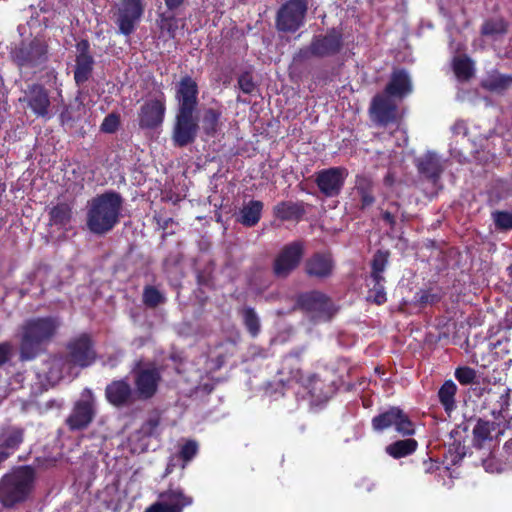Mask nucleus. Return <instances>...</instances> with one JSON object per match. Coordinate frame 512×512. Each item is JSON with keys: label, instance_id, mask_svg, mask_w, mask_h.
<instances>
[{"label": "nucleus", "instance_id": "20e7f679", "mask_svg": "<svg viewBox=\"0 0 512 512\" xmlns=\"http://www.w3.org/2000/svg\"><path fill=\"white\" fill-rule=\"evenodd\" d=\"M122 198L116 192H106L88 203L87 227L94 234H105L119 222Z\"/></svg>", "mask_w": 512, "mask_h": 512}, {"label": "nucleus", "instance_id": "b1692460", "mask_svg": "<svg viewBox=\"0 0 512 512\" xmlns=\"http://www.w3.org/2000/svg\"><path fill=\"white\" fill-rule=\"evenodd\" d=\"M417 167L420 173L424 174L428 178H431L434 182L439 179L444 169V165L441 159L432 152H428L422 157L418 158Z\"/></svg>", "mask_w": 512, "mask_h": 512}, {"label": "nucleus", "instance_id": "4c0bfd02", "mask_svg": "<svg viewBox=\"0 0 512 512\" xmlns=\"http://www.w3.org/2000/svg\"><path fill=\"white\" fill-rule=\"evenodd\" d=\"M65 360L62 357H52L47 362V379L51 383H57L63 377Z\"/></svg>", "mask_w": 512, "mask_h": 512}, {"label": "nucleus", "instance_id": "423d86ee", "mask_svg": "<svg viewBox=\"0 0 512 512\" xmlns=\"http://www.w3.org/2000/svg\"><path fill=\"white\" fill-rule=\"evenodd\" d=\"M372 427L376 432H382L394 428L403 436H411L415 433L413 422L399 407H390L372 418Z\"/></svg>", "mask_w": 512, "mask_h": 512}, {"label": "nucleus", "instance_id": "58836bf2", "mask_svg": "<svg viewBox=\"0 0 512 512\" xmlns=\"http://www.w3.org/2000/svg\"><path fill=\"white\" fill-rule=\"evenodd\" d=\"M388 262V253L378 251L372 261V272L371 279H377V281L383 277V272Z\"/></svg>", "mask_w": 512, "mask_h": 512}, {"label": "nucleus", "instance_id": "5701e85b", "mask_svg": "<svg viewBox=\"0 0 512 512\" xmlns=\"http://www.w3.org/2000/svg\"><path fill=\"white\" fill-rule=\"evenodd\" d=\"M106 398L115 406L128 404L132 398L131 387L126 381H114L106 388Z\"/></svg>", "mask_w": 512, "mask_h": 512}, {"label": "nucleus", "instance_id": "c756f323", "mask_svg": "<svg viewBox=\"0 0 512 512\" xmlns=\"http://www.w3.org/2000/svg\"><path fill=\"white\" fill-rule=\"evenodd\" d=\"M512 85V75H503L498 72L490 73L483 81L482 86L490 91L501 92Z\"/></svg>", "mask_w": 512, "mask_h": 512}, {"label": "nucleus", "instance_id": "a878e982", "mask_svg": "<svg viewBox=\"0 0 512 512\" xmlns=\"http://www.w3.org/2000/svg\"><path fill=\"white\" fill-rule=\"evenodd\" d=\"M262 210L263 203L252 200L242 207L237 220L244 226L253 227L259 222Z\"/></svg>", "mask_w": 512, "mask_h": 512}, {"label": "nucleus", "instance_id": "f8f14e48", "mask_svg": "<svg viewBox=\"0 0 512 512\" xmlns=\"http://www.w3.org/2000/svg\"><path fill=\"white\" fill-rule=\"evenodd\" d=\"M303 256V245L292 242L284 246L276 256L273 271L277 277L285 278L299 265Z\"/></svg>", "mask_w": 512, "mask_h": 512}, {"label": "nucleus", "instance_id": "4468645a", "mask_svg": "<svg viewBox=\"0 0 512 512\" xmlns=\"http://www.w3.org/2000/svg\"><path fill=\"white\" fill-rule=\"evenodd\" d=\"M347 176L348 172L345 168L332 167L319 171L316 183L325 196L335 197L340 194Z\"/></svg>", "mask_w": 512, "mask_h": 512}, {"label": "nucleus", "instance_id": "052dcab7", "mask_svg": "<svg viewBox=\"0 0 512 512\" xmlns=\"http://www.w3.org/2000/svg\"><path fill=\"white\" fill-rule=\"evenodd\" d=\"M7 459V453L6 452H0V463L5 461Z\"/></svg>", "mask_w": 512, "mask_h": 512}, {"label": "nucleus", "instance_id": "412c9836", "mask_svg": "<svg viewBox=\"0 0 512 512\" xmlns=\"http://www.w3.org/2000/svg\"><path fill=\"white\" fill-rule=\"evenodd\" d=\"M167 512H182L193 503L190 496L185 495L180 488H170L159 495L157 501Z\"/></svg>", "mask_w": 512, "mask_h": 512}, {"label": "nucleus", "instance_id": "79ce46f5", "mask_svg": "<svg viewBox=\"0 0 512 512\" xmlns=\"http://www.w3.org/2000/svg\"><path fill=\"white\" fill-rule=\"evenodd\" d=\"M143 301L147 306L156 307L164 302V296L155 287L147 286L143 292Z\"/></svg>", "mask_w": 512, "mask_h": 512}, {"label": "nucleus", "instance_id": "72a5a7b5", "mask_svg": "<svg viewBox=\"0 0 512 512\" xmlns=\"http://www.w3.org/2000/svg\"><path fill=\"white\" fill-rule=\"evenodd\" d=\"M452 66L455 76L460 81H467L474 74V64L468 57H454Z\"/></svg>", "mask_w": 512, "mask_h": 512}, {"label": "nucleus", "instance_id": "4d7b16f0", "mask_svg": "<svg viewBox=\"0 0 512 512\" xmlns=\"http://www.w3.org/2000/svg\"><path fill=\"white\" fill-rule=\"evenodd\" d=\"M383 219L391 226L394 224V216L390 212H384Z\"/></svg>", "mask_w": 512, "mask_h": 512}, {"label": "nucleus", "instance_id": "49530a36", "mask_svg": "<svg viewBox=\"0 0 512 512\" xmlns=\"http://www.w3.org/2000/svg\"><path fill=\"white\" fill-rule=\"evenodd\" d=\"M197 451V443L194 441H188L182 446L180 455L185 461H190L196 455Z\"/></svg>", "mask_w": 512, "mask_h": 512}, {"label": "nucleus", "instance_id": "f704fd0d", "mask_svg": "<svg viewBox=\"0 0 512 512\" xmlns=\"http://www.w3.org/2000/svg\"><path fill=\"white\" fill-rule=\"evenodd\" d=\"M356 190L361 197L362 207H368L375 201L373 196V183L371 179L365 176H358L355 184Z\"/></svg>", "mask_w": 512, "mask_h": 512}, {"label": "nucleus", "instance_id": "2f4dec72", "mask_svg": "<svg viewBox=\"0 0 512 512\" xmlns=\"http://www.w3.org/2000/svg\"><path fill=\"white\" fill-rule=\"evenodd\" d=\"M417 448V441L414 439H404L396 441L386 447V452L393 458H402L412 454Z\"/></svg>", "mask_w": 512, "mask_h": 512}, {"label": "nucleus", "instance_id": "3c124183", "mask_svg": "<svg viewBox=\"0 0 512 512\" xmlns=\"http://www.w3.org/2000/svg\"><path fill=\"white\" fill-rule=\"evenodd\" d=\"M12 352V346L9 343L0 344V366L6 363Z\"/></svg>", "mask_w": 512, "mask_h": 512}, {"label": "nucleus", "instance_id": "9d476101", "mask_svg": "<svg viewBox=\"0 0 512 512\" xmlns=\"http://www.w3.org/2000/svg\"><path fill=\"white\" fill-rule=\"evenodd\" d=\"M298 305L311 314L315 321H326L334 314L331 301L320 292H308L298 298Z\"/></svg>", "mask_w": 512, "mask_h": 512}, {"label": "nucleus", "instance_id": "f03ea898", "mask_svg": "<svg viewBox=\"0 0 512 512\" xmlns=\"http://www.w3.org/2000/svg\"><path fill=\"white\" fill-rule=\"evenodd\" d=\"M412 92L409 74L403 70L393 71L385 93L374 97L370 112L371 118L379 125H388L398 120V109L393 98L402 99Z\"/></svg>", "mask_w": 512, "mask_h": 512}, {"label": "nucleus", "instance_id": "864d4df0", "mask_svg": "<svg viewBox=\"0 0 512 512\" xmlns=\"http://www.w3.org/2000/svg\"><path fill=\"white\" fill-rule=\"evenodd\" d=\"M504 457L506 467L512 468V440L507 441L504 445Z\"/></svg>", "mask_w": 512, "mask_h": 512}, {"label": "nucleus", "instance_id": "5fc2aeb1", "mask_svg": "<svg viewBox=\"0 0 512 512\" xmlns=\"http://www.w3.org/2000/svg\"><path fill=\"white\" fill-rule=\"evenodd\" d=\"M89 42L87 40H81L77 43L76 49L78 54L77 55H85V56H92L89 52Z\"/></svg>", "mask_w": 512, "mask_h": 512}, {"label": "nucleus", "instance_id": "4be33fe9", "mask_svg": "<svg viewBox=\"0 0 512 512\" xmlns=\"http://www.w3.org/2000/svg\"><path fill=\"white\" fill-rule=\"evenodd\" d=\"M24 430L11 426L3 429L0 433V452H6L7 458L12 455L22 444Z\"/></svg>", "mask_w": 512, "mask_h": 512}, {"label": "nucleus", "instance_id": "0eeeda50", "mask_svg": "<svg viewBox=\"0 0 512 512\" xmlns=\"http://www.w3.org/2000/svg\"><path fill=\"white\" fill-rule=\"evenodd\" d=\"M308 0H288L277 13L276 25L280 31L295 32L304 23Z\"/></svg>", "mask_w": 512, "mask_h": 512}, {"label": "nucleus", "instance_id": "7ed1b4c3", "mask_svg": "<svg viewBox=\"0 0 512 512\" xmlns=\"http://www.w3.org/2000/svg\"><path fill=\"white\" fill-rule=\"evenodd\" d=\"M60 321L56 317H35L26 320L20 328V358L32 360L56 335Z\"/></svg>", "mask_w": 512, "mask_h": 512}, {"label": "nucleus", "instance_id": "a18cd8bd", "mask_svg": "<svg viewBox=\"0 0 512 512\" xmlns=\"http://www.w3.org/2000/svg\"><path fill=\"white\" fill-rule=\"evenodd\" d=\"M119 125V118L115 114H109L106 116L101 124V130L106 133H113L116 131Z\"/></svg>", "mask_w": 512, "mask_h": 512}, {"label": "nucleus", "instance_id": "a19ab883", "mask_svg": "<svg viewBox=\"0 0 512 512\" xmlns=\"http://www.w3.org/2000/svg\"><path fill=\"white\" fill-rule=\"evenodd\" d=\"M246 328L252 336H256L260 330L259 318L252 308H245L242 311Z\"/></svg>", "mask_w": 512, "mask_h": 512}, {"label": "nucleus", "instance_id": "7c9ffc66", "mask_svg": "<svg viewBox=\"0 0 512 512\" xmlns=\"http://www.w3.org/2000/svg\"><path fill=\"white\" fill-rule=\"evenodd\" d=\"M457 386L452 380H447L438 391L440 403L443 405L446 412L450 413L456 407L455 395Z\"/></svg>", "mask_w": 512, "mask_h": 512}, {"label": "nucleus", "instance_id": "f3484780", "mask_svg": "<svg viewBox=\"0 0 512 512\" xmlns=\"http://www.w3.org/2000/svg\"><path fill=\"white\" fill-rule=\"evenodd\" d=\"M161 375L156 368L139 369L134 378L135 393L139 399H149L153 397L157 391Z\"/></svg>", "mask_w": 512, "mask_h": 512}, {"label": "nucleus", "instance_id": "ddd939ff", "mask_svg": "<svg viewBox=\"0 0 512 512\" xmlns=\"http://www.w3.org/2000/svg\"><path fill=\"white\" fill-rule=\"evenodd\" d=\"M198 85L190 76L183 77L176 85L175 99L178 113H195L198 107Z\"/></svg>", "mask_w": 512, "mask_h": 512}, {"label": "nucleus", "instance_id": "c9c22d12", "mask_svg": "<svg viewBox=\"0 0 512 512\" xmlns=\"http://www.w3.org/2000/svg\"><path fill=\"white\" fill-rule=\"evenodd\" d=\"M482 34L497 39L507 31L506 22L502 18L487 20L482 26Z\"/></svg>", "mask_w": 512, "mask_h": 512}, {"label": "nucleus", "instance_id": "c85d7f7f", "mask_svg": "<svg viewBox=\"0 0 512 512\" xmlns=\"http://www.w3.org/2000/svg\"><path fill=\"white\" fill-rule=\"evenodd\" d=\"M222 112L213 108H208L204 111L201 127L204 133L208 136H214L221 127Z\"/></svg>", "mask_w": 512, "mask_h": 512}, {"label": "nucleus", "instance_id": "ea45409f", "mask_svg": "<svg viewBox=\"0 0 512 512\" xmlns=\"http://www.w3.org/2000/svg\"><path fill=\"white\" fill-rule=\"evenodd\" d=\"M50 216L55 224L65 225L71 218V208L68 204H58L51 209Z\"/></svg>", "mask_w": 512, "mask_h": 512}, {"label": "nucleus", "instance_id": "13d9d810", "mask_svg": "<svg viewBox=\"0 0 512 512\" xmlns=\"http://www.w3.org/2000/svg\"><path fill=\"white\" fill-rule=\"evenodd\" d=\"M300 374H301V372H300L299 369L293 370L291 372V379L295 380L297 382L300 381L301 380V375Z\"/></svg>", "mask_w": 512, "mask_h": 512}, {"label": "nucleus", "instance_id": "6e6552de", "mask_svg": "<svg viewBox=\"0 0 512 512\" xmlns=\"http://www.w3.org/2000/svg\"><path fill=\"white\" fill-rule=\"evenodd\" d=\"M144 9V0H119L115 12L119 32L126 36L133 33L143 16Z\"/></svg>", "mask_w": 512, "mask_h": 512}, {"label": "nucleus", "instance_id": "393cba45", "mask_svg": "<svg viewBox=\"0 0 512 512\" xmlns=\"http://www.w3.org/2000/svg\"><path fill=\"white\" fill-rule=\"evenodd\" d=\"M333 261L330 254H316L306 264V271L311 276L326 277L331 274Z\"/></svg>", "mask_w": 512, "mask_h": 512}, {"label": "nucleus", "instance_id": "dca6fc26", "mask_svg": "<svg viewBox=\"0 0 512 512\" xmlns=\"http://www.w3.org/2000/svg\"><path fill=\"white\" fill-rule=\"evenodd\" d=\"M69 361L80 367L91 365L96 357L91 340L88 335L83 334L68 344Z\"/></svg>", "mask_w": 512, "mask_h": 512}, {"label": "nucleus", "instance_id": "6ab92c4d", "mask_svg": "<svg viewBox=\"0 0 512 512\" xmlns=\"http://www.w3.org/2000/svg\"><path fill=\"white\" fill-rule=\"evenodd\" d=\"M47 49L40 40H33L28 45H21L16 48L12 55L19 66L40 64L46 55Z\"/></svg>", "mask_w": 512, "mask_h": 512}, {"label": "nucleus", "instance_id": "a211bd4d", "mask_svg": "<svg viewBox=\"0 0 512 512\" xmlns=\"http://www.w3.org/2000/svg\"><path fill=\"white\" fill-rule=\"evenodd\" d=\"M341 45V34L332 29L325 35L314 37L307 52L316 57H327L336 54Z\"/></svg>", "mask_w": 512, "mask_h": 512}, {"label": "nucleus", "instance_id": "603ef678", "mask_svg": "<svg viewBox=\"0 0 512 512\" xmlns=\"http://www.w3.org/2000/svg\"><path fill=\"white\" fill-rule=\"evenodd\" d=\"M239 86L244 93H251L254 90V84L247 75L239 78Z\"/></svg>", "mask_w": 512, "mask_h": 512}, {"label": "nucleus", "instance_id": "de8ad7c7", "mask_svg": "<svg viewBox=\"0 0 512 512\" xmlns=\"http://www.w3.org/2000/svg\"><path fill=\"white\" fill-rule=\"evenodd\" d=\"M483 466H484V469L490 473H494V472L500 473V472L508 469V467H506V463H504L503 465H500L498 463V461L495 460L494 458L483 459Z\"/></svg>", "mask_w": 512, "mask_h": 512}, {"label": "nucleus", "instance_id": "1a4fd4ad", "mask_svg": "<svg viewBox=\"0 0 512 512\" xmlns=\"http://www.w3.org/2000/svg\"><path fill=\"white\" fill-rule=\"evenodd\" d=\"M95 398L92 391L84 389L79 400L67 419V425L71 430H81L86 428L95 416Z\"/></svg>", "mask_w": 512, "mask_h": 512}, {"label": "nucleus", "instance_id": "2eb2a0df", "mask_svg": "<svg viewBox=\"0 0 512 512\" xmlns=\"http://www.w3.org/2000/svg\"><path fill=\"white\" fill-rule=\"evenodd\" d=\"M166 111L165 97L146 101L140 108L138 120L139 126L144 129H153L163 123Z\"/></svg>", "mask_w": 512, "mask_h": 512}, {"label": "nucleus", "instance_id": "8fccbe9b", "mask_svg": "<svg viewBox=\"0 0 512 512\" xmlns=\"http://www.w3.org/2000/svg\"><path fill=\"white\" fill-rule=\"evenodd\" d=\"M391 137L395 138L396 145L398 147L404 146L408 142L406 131L404 129L400 128L399 125L397 126V128L395 129V131L393 132Z\"/></svg>", "mask_w": 512, "mask_h": 512}, {"label": "nucleus", "instance_id": "37998d69", "mask_svg": "<svg viewBox=\"0 0 512 512\" xmlns=\"http://www.w3.org/2000/svg\"><path fill=\"white\" fill-rule=\"evenodd\" d=\"M455 378L462 385H469L474 382L476 378V371L470 367H459L455 371Z\"/></svg>", "mask_w": 512, "mask_h": 512}, {"label": "nucleus", "instance_id": "f257e3e1", "mask_svg": "<svg viewBox=\"0 0 512 512\" xmlns=\"http://www.w3.org/2000/svg\"><path fill=\"white\" fill-rule=\"evenodd\" d=\"M488 394L490 400L497 403L492 409L493 420L479 419L472 431V445L483 451V456L491 455L505 430L512 427V417L508 413L510 390L503 388L500 391H489Z\"/></svg>", "mask_w": 512, "mask_h": 512}, {"label": "nucleus", "instance_id": "473e14b6", "mask_svg": "<svg viewBox=\"0 0 512 512\" xmlns=\"http://www.w3.org/2000/svg\"><path fill=\"white\" fill-rule=\"evenodd\" d=\"M303 214V209L296 203L283 201L274 207L275 217L281 220H296Z\"/></svg>", "mask_w": 512, "mask_h": 512}, {"label": "nucleus", "instance_id": "bb28decb", "mask_svg": "<svg viewBox=\"0 0 512 512\" xmlns=\"http://www.w3.org/2000/svg\"><path fill=\"white\" fill-rule=\"evenodd\" d=\"M157 425L158 422L156 420H150L142 427L140 431L130 436L129 441L132 445L131 450L133 452L141 453L147 449V435L151 434Z\"/></svg>", "mask_w": 512, "mask_h": 512}, {"label": "nucleus", "instance_id": "c03bdc74", "mask_svg": "<svg viewBox=\"0 0 512 512\" xmlns=\"http://www.w3.org/2000/svg\"><path fill=\"white\" fill-rule=\"evenodd\" d=\"M493 220L497 227L501 229H512V213L509 212H495Z\"/></svg>", "mask_w": 512, "mask_h": 512}, {"label": "nucleus", "instance_id": "6e6d98bb", "mask_svg": "<svg viewBox=\"0 0 512 512\" xmlns=\"http://www.w3.org/2000/svg\"><path fill=\"white\" fill-rule=\"evenodd\" d=\"M184 0H165V4L168 9L173 10L178 8Z\"/></svg>", "mask_w": 512, "mask_h": 512}, {"label": "nucleus", "instance_id": "bf43d9fd", "mask_svg": "<svg viewBox=\"0 0 512 512\" xmlns=\"http://www.w3.org/2000/svg\"><path fill=\"white\" fill-rule=\"evenodd\" d=\"M460 129H464V124L462 122L456 123L454 126L455 131H458Z\"/></svg>", "mask_w": 512, "mask_h": 512}, {"label": "nucleus", "instance_id": "39448f33", "mask_svg": "<svg viewBox=\"0 0 512 512\" xmlns=\"http://www.w3.org/2000/svg\"><path fill=\"white\" fill-rule=\"evenodd\" d=\"M36 474L31 466H19L0 479V503L12 508L25 502L35 486Z\"/></svg>", "mask_w": 512, "mask_h": 512}, {"label": "nucleus", "instance_id": "09e8293b", "mask_svg": "<svg viewBox=\"0 0 512 512\" xmlns=\"http://www.w3.org/2000/svg\"><path fill=\"white\" fill-rule=\"evenodd\" d=\"M177 27V20L174 17L162 18L161 28L167 30L172 37L175 36Z\"/></svg>", "mask_w": 512, "mask_h": 512}, {"label": "nucleus", "instance_id": "aec40b11", "mask_svg": "<svg viewBox=\"0 0 512 512\" xmlns=\"http://www.w3.org/2000/svg\"><path fill=\"white\" fill-rule=\"evenodd\" d=\"M25 100L35 115L42 118L49 117L50 99L44 87L40 85L29 87Z\"/></svg>", "mask_w": 512, "mask_h": 512}, {"label": "nucleus", "instance_id": "cd10ccee", "mask_svg": "<svg viewBox=\"0 0 512 512\" xmlns=\"http://www.w3.org/2000/svg\"><path fill=\"white\" fill-rule=\"evenodd\" d=\"M94 59L92 56L77 55L74 70V79L78 85L85 83L93 71Z\"/></svg>", "mask_w": 512, "mask_h": 512}, {"label": "nucleus", "instance_id": "e433bc0d", "mask_svg": "<svg viewBox=\"0 0 512 512\" xmlns=\"http://www.w3.org/2000/svg\"><path fill=\"white\" fill-rule=\"evenodd\" d=\"M385 279L381 278L377 281V279H371L369 292H368V300L373 301L374 303L381 305L386 302V292L383 286Z\"/></svg>", "mask_w": 512, "mask_h": 512}, {"label": "nucleus", "instance_id": "9b49d317", "mask_svg": "<svg viewBox=\"0 0 512 512\" xmlns=\"http://www.w3.org/2000/svg\"><path fill=\"white\" fill-rule=\"evenodd\" d=\"M199 130L198 117L195 113L176 112L172 140L178 147L194 142Z\"/></svg>", "mask_w": 512, "mask_h": 512}]
</instances>
